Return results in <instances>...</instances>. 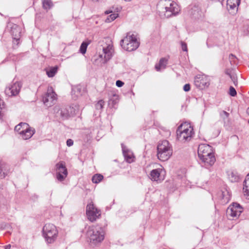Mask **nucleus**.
<instances>
[{"label": "nucleus", "mask_w": 249, "mask_h": 249, "mask_svg": "<svg viewBox=\"0 0 249 249\" xmlns=\"http://www.w3.org/2000/svg\"><path fill=\"white\" fill-rule=\"evenodd\" d=\"M38 197V196L36 195V194H34L32 196H31V198L33 200H36V199H37Z\"/></svg>", "instance_id": "43"}, {"label": "nucleus", "mask_w": 249, "mask_h": 249, "mask_svg": "<svg viewBox=\"0 0 249 249\" xmlns=\"http://www.w3.org/2000/svg\"><path fill=\"white\" fill-rule=\"evenodd\" d=\"M183 90L185 92H188V91H190V90L191 89L190 85L189 84H186L183 86Z\"/></svg>", "instance_id": "40"}, {"label": "nucleus", "mask_w": 249, "mask_h": 249, "mask_svg": "<svg viewBox=\"0 0 249 249\" xmlns=\"http://www.w3.org/2000/svg\"><path fill=\"white\" fill-rule=\"evenodd\" d=\"M243 211V207L236 202L230 205L227 210L228 214L232 217L239 216Z\"/></svg>", "instance_id": "11"}, {"label": "nucleus", "mask_w": 249, "mask_h": 249, "mask_svg": "<svg viewBox=\"0 0 249 249\" xmlns=\"http://www.w3.org/2000/svg\"><path fill=\"white\" fill-rule=\"evenodd\" d=\"M86 213L89 220L91 222L95 221L101 215L100 211L95 208L92 203L87 205Z\"/></svg>", "instance_id": "8"}, {"label": "nucleus", "mask_w": 249, "mask_h": 249, "mask_svg": "<svg viewBox=\"0 0 249 249\" xmlns=\"http://www.w3.org/2000/svg\"><path fill=\"white\" fill-rule=\"evenodd\" d=\"M103 176L101 174H95L92 177V181L94 183H98L103 179Z\"/></svg>", "instance_id": "32"}, {"label": "nucleus", "mask_w": 249, "mask_h": 249, "mask_svg": "<svg viewBox=\"0 0 249 249\" xmlns=\"http://www.w3.org/2000/svg\"><path fill=\"white\" fill-rule=\"evenodd\" d=\"M110 13H112V11H106L105 12V14H109Z\"/></svg>", "instance_id": "46"}, {"label": "nucleus", "mask_w": 249, "mask_h": 249, "mask_svg": "<svg viewBox=\"0 0 249 249\" xmlns=\"http://www.w3.org/2000/svg\"><path fill=\"white\" fill-rule=\"evenodd\" d=\"M56 94L53 90V88H48L47 93L43 97V102L47 107H51L53 104V101L56 99Z\"/></svg>", "instance_id": "10"}, {"label": "nucleus", "mask_w": 249, "mask_h": 249, "mask_svg": "<svg viewBox=\"0 0 249 249\" xmlns=\"http://www.w3.org/2000/svg\"><path fill=\"white\" fill-rule=\"evenodd\" d=\"M228 177L230 180L231 182H237L240 179V176L238 173L235 171H231L228 174Z\"/></svg>", "instance_id": "26"}, {"label": "nucleus", "mask_w": 249, "mask_h": 249, "mask_svg": "<svg viewBox=\"0 0 249 249\" xmlns=\"http://www.w3.org/2000/svg\"><path fill=\"white\" fill-rule=\"evenodd\" d=\"M160 16L169 18L177 15L180 11L178 5L171 0H160L157 5Z\"/></svg>", "instance_id": "1"}, {"label": "nucleus", "mask_w": 249, "mask_h": 249, "mask_svg": "<svg viewBox=\"0 0 249 249\" xmlns=\"http://www.w3.org/2000/svg\"><path fill=\"white\" fill-rule=\"evenodd\" d=\"M11 247V246L10 244L6 245L4 246V249H10Z\"/></svg>", "instance_id": "44"}, {"label": "nucleus", "mask_w": 249, "mask_h": 249, "mask_svg": "<svg viewBox=\"0 0 249 249\" xmlns=\"http://www.w3.org/2000/svg\"><path fill=\"white\" fill-rule=\"evenodd\" d=\"M194 134V129L190 126L182 130V125H180L177 130V139L181 142L190 141Z\"/></svg>", "instance_id": "7"}, {"label": "nucleus", "mask_w": 249, "mask_h": 249, "mask_svg": "<svg viewBox=\"0 0 249 249\" xmlns=\"http://www.w3.org/2000/svg\"><path fill=\"white\" fill-rule=\"evenodd\" d=\"M91 41L88 40L85 41H83L79 49V52L83 54H84L86 53L87 51V49L88 47V46L90 43Z\"/></svg>", "instance_id": "28"}, {"label": "nucleus", "mask_w": 249, "mask_h": 249, "mask_svg": "<svg viewBox=\"0 0 249 249\" xmlns=\"http://www.w3.org/2000/svg\"><path fill=\"white\" fill-rule=\"evenodd\" d=\"M67 145L69 147L72 146L73 144V141L72 140L69 139L67 140Z\"/></svg>", "instance_id": "42"}, {"label": "nucleus", "mask_w": 249, "mask_h": 249, "mask_svg": "<svg viewBox=\"0 0 249 249\" xmlns=\"http://www.w3.org/2000/svg\"><path fill=\"white\" fill-rule=\"evenodd\" d=\"M27 123L22 122L18 124L15 126V130L19 133V132L21 131V130L24 129L26 127H27Z\"/></svg>", "instance_id": "34"}, {"label": "nucleus", "mask_w": 249, "mask_h": 249, "mask_svg": "<svg viewBox=\"0 0 249 249\" xmlns=\"http://www.w3.org/2000/svg\"><path fill=\"white\" fill-rule=\"evenodd\" d=\"M119 16L118 13H113L110 15L106 19V22H110L115 20Z\"/></svg>", "instance_id": "36"}, {"label": "nucleus", "mask_w": 249, "mask_h": 249, "mask_svg": "<svg viewBox=\"0 0 249 249\" xmlns=\"http://www.w3.org/2000/svg\"><path fill=\"white\" fill-rule=\"evenodd\" d=\"M220 115L221 117L225 121L229 119L230 114L226 111L223 110L220 113Z\"/></svg>", "instance_id": "37"}, {"label": "nucleus", "mask_w": 249, "mask_h": 249, "mask_svg": "<svg viewBox=\"0 0 249 249\" xmlns=\"http://www.w3.org/2000/svg\"><path fill=\"white\" fill-rule=\"evenodd\" d=\"M58 69L57 66L51 67L49 70L46 71L47 74L49 77H53L57 72Z\"/></svg>", "instance_id": "31"}, {"label": "nucleus", "mask_w": 249, "mask_h": 249, "mask_svg": "<svg viewBox=\"0 0 249 249\" xmlns=\"http://www.w3.org/2000/svg\"><path fill=\"white\" fill-rule=\"evenodd\" d=\"M180 44L182 50L184 52H187L188 49L187 44L183 41H181Z\"/></svg>", "instance_id": "39"}, {"label": "nucleus", "mask_w": 249, "mask_h": 249, "mask_svg": "<svg viewBox=\"0 0 249 249\" xmlns=\"http://www.w3.org/2000/svg\"><path fill=\"white\" fill-rule=\"evenodd\" d=\"M43 236L47 244H52L56 240L58 231L56 226L51 223L45 225L42 230Z\"/></svg>", "instance_id": "5"}, {"label": "nucleus", "mask_w": 249, "mask_h": 249, "mask_svg": "<svg viewBox=\"0 0 249 249\" xmlns=\"http://www.w3.org/2000/svg\"><path fill=\"white\" fill-rule=\"evenodd\" d=\"M123 155L124 157L125 160L129 163H131L133 161V153L128 149L126 146L123 143L121 144Z\"/></svg>", "instance_id": "20"}, {"label": "nucleus", "mask_w": 249, "mask_h": 249, "mask_svg": "<svg viewBox=\"0 0 249 249\" xmlns=\"http://www.w3.org/2000/svg\"><path fill=\"white\" fill-rule=\"evenodd\" d=\"M243 191L244 195L249 199V173L246 176L243 182Z\"/></svg>", "instance_id": "24"}, {"label": "nucleus", "mask_w": 249, "mask_h": 249, "mask_svg": "<svg viewBox=\"0 0 249 249\" xmlns=\"http://www.w3.org/2000/svg\"><path fill=\"white\" fill-rule=\"evenodd\" d=\"M191 18L195 19H199L204 16L203 12L198 5H194L189 10Z\"/></svg>", "instance_id": "16"}, {"label": "nucleus", "mask_w": 249, "mask_h": 249, "mask_svg": "<svg viewBox=\"0 0 249 249\" xmlns=\"http://www.w3.org/2000/svg\"><path fill=\"white\" fill-rule=\"evenodd\" d=\"M212 147L208 144H201L199 145L197 150L198 156L199 159L203 158L212 153Z\"/></svg>", "instance_id": "13"}, {"label": "nucleus", "mask_w": 249, "mask_h": 249, "mask_svg": "<svg viewBox=\"0 0 249 249\" xmlns=\"http://www.w3.org/2000/svg\"><path fill=\"white\" fill-rule=\"evenodd\" d=\"M9 171L8 165L5 163L0 164V178H3L7 175Z\"/></svg>", "instance_id": "25"}, {"label": "nucleus", "mask_w": 249, "mask_h": 249, "mask_svg": "<svg viewBox=\"0 0 249 249\" xmlns=\"http://www.w3.org/2000/svg\"><path fill=\"white\" fill-rule=\"evenodd\" d=\"M120 45L124 50L131 52L136 50L140 43L134 35L128 33L124 39L121 40Z\"/></svg>", "instance_id": "6"}, {"label": "nucleus", "mask_w": 249, "mask_h": 249, "mask_svg": "<svg viewBox=\"0 0 249 249\" xmlns=\"http://www.w3.org/2000/svg\"><path fill=\"white\" fill-rule=\"evenodd\" d=\"M56 171V178L59 181L63 180L68 175L65 163L64 161H60L55 165Z\"/></svg>", "instance_id": "9"}, {"label": "nucleus", "mask_w": 249, "mask_h": 249, "mask_svg": "<svg viewBox=\"0 0 249 249\" xmlns=\"http://www.w3.org/2000/svg\"><path fill=\"white\" fill-rule=\"evenodd\" d=\"M229 93L231 96L232 97H234L237 94L235 89L232 86L230 87Z\"/></svg>", "instance_id": "38"}, {"label": "nucleus", "mask_w": 249, "mask_h": 249, "mask_svg": "<svg viewBox=\"0 0 249 249\" xmlns=\"http://www.w3.org/2000/svg\"><path fill=\"white\" fill-rule=\"evenodd\" d=\"M10 33L12 36L14 43L18 44V41L20 36V28L17 24H11V25Z\"/></svg>", "instance_id": "15"}, {"label": "nucleus", "mask_w": 249, "mask_h": 249, "mask_svg": "<svg viewBox=\"0 0 249 249\" xmlns=\"http://www.w3.org/2000/svg\"><path fill=\"white\" fill-rule=\"evenodd\" d=\"M54 111L57 116H60L62 120H67L73 117L79 112V106L75 105L60 108L55 107Z\"/></svg>", "instance_id": "4"}, {"label": "nucleus", "mask_w": 249, "mask_h": 249, "mask_svg": "<svg viewBox=\"0 0 249 249\" xmlns=\"http://www.w3.org/2000/svg\"><path fill=\"white\" fill-rule=\"evenodd\" d=\"M82 93L83 90L81 86L78 85L72 87L71 95L74 100H76L78 96L82 95Z\"/></svg>", "instance_id": "23"}, {"label": "nucleus", "mask_w": 249, "mask_h": 249, "mask_svg": "<svg viewBox=\"0 0 249 249\" xmlns=\"http://www.w3.org/2000/svg\"><path fill=\"white\" fill-rule=\"evenodd\" d=\"M167 64V60L165 58L160 59L158 64L155 65V69L157 71H160L161 69H164Z\"/></svg>", "instance_id": "27"}, {"label": "nucleus", "mask_w": 249, "mask_h": 249, "mask_svg": "<svg viewBox=\"0 0 249 249\" xmlns=\"http://www.w3.org/2000/svg\"><path fill=\"white\" fill-rule=\"evenodd\" d=\"M226 73H227V74H228V75H230V76H231V74H230V73H229V72H227Z\"/></svg>", "instance_id": "50"}, {"label": "nucleus", "mask_w": 249, "mask_h": 249, "mask_svg": "<svg viewBox=\"0 0 249 249\" xmlns=\"http://www.w3.org/2000/svg\"><path fill=\"white\" fill-rule=\"evenodd\" d=\"M229 59L230 62L232 65H237L238 64V59L233 54L231 53L229 55Z\"/></svg>", "instance_id": "35"}, {"label": "nucleus", "mask_w": 249, "mask_h": 249, "mask_svg": "<svg viewBox=\"0 0 249 249\" xmlns=\"http://www.w3.org/2000/svg\"><path fill=\"white\" fill-rule=\"evenodd\" d=\"M160 175L158 169H153L150 173V178L154 181H158Z\"/></svg>", "instance_id": "29"}, {"label": "nucleus", "mask_w": 249, "mask_h": 249, "mask_svg": "<svg viewBox=\"0 0 249 249\" xmlns=\"http://www.w3.org/2000/svg\"><path fill=\"white\" fill-rule=\"evenodd\" d=\"M194 84L195 86L200 89H203L209 86L206 77L202 75H197L195 77Z\"/></svg>", "instance_id": "14"}, {"label": "nucleus", "mask_w": 249, "mask_h": 249, "mask_svg": "<svg viewBox=\"0 0 249 249\" xmlns=\"http://www.w3.org/2000/svg\"><path fill=\"white\" fill-rule=\"evenodd\" d=\"M173 150L171 144L167 140L160 142L157 146V157L161 161L168 160L172 155Z\"/></svg>", "instance_id": "2"}, {"label": "nucleus", "mask_w": 249, "mask_h": 249, "mask_svg": "<svg viewBox=\"0 0 249 249\" xmlns=\"http://www.w3.org/2000/svg\"><path fill=\"white\" fill-rule=\"evenodd\" d=\"M103 52L105 61H107L109 60L112 57V53L113 52V45L111 44H107L106 46L103 47Z\"/></svg>", "instance_id": "19"}, {"label": "nucleus", "mask_w": 249, "mask_h": 249, "mask_svg": "<svg viewBox=\"0 0 249 249\" xmlns=\"http://www.w3.org/2000/svg\"><path fill=\"white\" fill-rule=\"evenodd\" d=\"M125 1H131V0H124Z\"/></svg>", "instance_id": "49"}, {"label": "nucleus", "mask_w": 249, "mask_h": 249, "mask_svg": "<svg viewBox=\"0 0 249 249\" xmlns=\"http://www.w3.org/2000/svg\"><path fill=\"white\" fill-rule=\"evenodd\" d=\"M119 102V96L115 93H111L109 98L108 106L110 107L116 108Z\"/></svg>", "instance_id": "21"}, {"label": "nucleus", "mask_w": 249, "mask_h": 249, "mask_svg": "<svg viewBox=\"0 0 249 249\" xmlns=\"http://www.w3.org/2000/svg\"><path fill=\"white\" fill-rule=\"evenodd\" d=\"M42 7L44 9L48 10L53 6V3L51 0H41Z\"/></svg>", "instance_id": "30"}, {"label": "nucleus", "mask_w": 249, "mask_h": 249, "mask_svg": "<svg viewBox=\"0 0 249 249\" xmlns=\"http://www.w3.org/2000/svg\"><path fill=\"white\" fill-rule=\"evenodd\" d=\"M124 84V83L121 81V80H117L116 82V85L119 87V88H120V87H122Z\"/></svg>", "instance_id": "41"}, {"label": "nucleus", "mask_w": 249, "mask_h": 249, "mask_svg": "<svg viewBox=\"0 0 249 249\" xmlns=\"http://www.w3.org/2000/svg\"><path fill=\"white\" fill-rule=\"evenodd\" d=\"M86 234L90 242L96 245L103 240L105 232L103 228L97 225L89 228Z\"/></svg>", "instance_id": "3"}, {"label": "nucleus", "mask_w": 249, "mask_h": 249, "mask_svg": "<svg viewBox=\"0 0 249 249\" xmlns=\"http://www.w3.org/2000/svg\"><path fill=\"white\" fill-rule=\"evenodd\" d=\"M105 105V102L103 100H100L95 104V107L97 110L100 113Z\"/></svg>", "instance_id": "33"}, {"label": "nucleus", "mask_w": 249, "mask_h": 249, "mask_svg": "<svg viewBox=\"0 0 249 249\" xmlns=\"http://www.w3.org/2000/svg\"><path fill=\"white\" fill-rule=\"evenodd\" d=\"M213 154V153L212 152V153H211V154H209V155H208V156L207 155L206 156H205V157H204V158H208V157H210V156H211V155H212Z\"/></svg>", "instance_id": "45"}, {"label": "nucleus", "mask_w": 249, "mask_h": 249, "mask_svg": "<svg viewBox=\"0 0 249 249\" xmlns=\"http://www.w3.org/2000/svg\"><path fill=\"white\" fill-rule=\"evenodd\" d=\"M21 86V83L16 82L5 88V93L8 96H16L18 94Z\"/></svg>", "instance_id": "12"}, {"label": "nucleus", "mask_w": 249, "mask_h": 249, "mask_svg": "<svg viewBox=\"0 0 249 249\" xmlns=\"http://www.w3.org/2000/svg\"><path fill=\"white\" fill-rule=\"evenodd\" d=\"M247 113L249 115V107L247 108Z\"/></svg>", "instance_id": "47"}, {"label": "nucleus", "mask_w": 249, "mask_h": 249, "mask_svg": "<svg viewBox=\"0 0 249 249\" xmlns=\"http://www.w3.org/2000/svg\"><path fill=\"white\" fill-rule=\"evenodd\" d=\"M35 133V129L30 127L28 124L27 127L21 130V131L19 132V134L24 140H28L31 138Z\"/></svg>", "instance_id": "18"}, {"label": "nucleus", "mask_w": 249, "mask_h": 249, "mask_svg": "<svg viewBox=\"0 0 249 249\" xmlns=\"http://www.w3.org/2000/svg\"><path fill=\"white\" fill-rule=\"evenodd\" d=\"M241 0H227L228 10L232 14L235 13L238 10V7L240 4Z\"/></svg>", "instance_id": "17"}, {"label": "nucleus", "mask_w": 249, "mask_h": 249, "mask_svg": "<svg viewBox=\"0 0 249 249\" xmlns=\"http://www.w3.org/2000/svg\"><path fill=\"white\" fill-rule=\"evenodd\" d=\"M92 1H99L100 0H92Z\"/></svg>", "instance_id": "48"}, {"label": "nucleus", "mask_w": 249, "mask_h": 249, "mask_svg": "<svg viewBox=\"0 0 249 249\" xmlns=\"http://www.w3.org/2000/svg\"><path fill=\"white\" fill-rule=\"evenodd\" d=\"M201 162L204 164L203 166H205L206 168H208L213 165L215 161V158L213 154L211 155L208 158H201L200 159Z\"/></svg>", "instance_id": "22"}]
</instances>
